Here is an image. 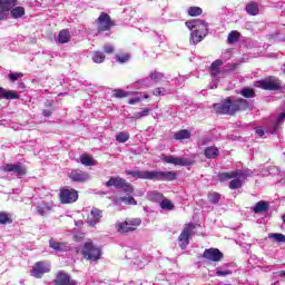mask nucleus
<instances>
[{"mask_svg":"<svg viewBox=\"0 0 285 285\" xmlns=\"http://www.w3.org/2000/svg\"><path fill=\"white\" fill-rule=\"evenodd\" d=\"M126 175L132 179H148L151 181H175L177 173L175 171H157V170H126Z\"/></svg>","mask_w":285,"mask_h":285,"instance_id":"1","label":"nucleus"},{"mask_svg":"<svg viewBox=\"0 0 285 285\" xmlns=\"http://www.w3.org/2000/svg\"><path fill=\"white\" fill-rule=\"evenodd\" d=\"M246 108H248V102L244 99L233 100L232 98H227L214 105V110L218 115H235L237 110H246Z\"/></svg>","mask_w":285,"mask_h":285,"instance_id":"2","label":"nucleus"},{"mask_svg":"<svg viewBox=\"0 0 285 285\" xmlns=\"http://www.w3.org/2000/svg\"><path fill=\"white\" fill-rule=\"evenodd\" d=\"M252 176H253V171L250 169L245 168V169L234 170L230 173H223L220 174V180L226 181L227 179H233L229 183V188L232 190H236L237 188H242V184L247 177H252Z\"/></svg>","mask_w":285,"mask_h":285,"instance_id":"3","label":"nucleus"},{"mask_svg":"<svg viewBox=\"0 0 285 285\" xmlns=\"http://www.w3.org/2000/svg\"><path fill=\"white\" fill-rule=\"evenodd\" d=\"M82 255L89 262H97V259H101V248L94 245L92 242H87L82 248Z\"/></svg>","mask_w":285,"mask_h":285,"instance_id":"4","label":"nucleus"},{"mask_svg":"<svg viewBox=\"0 0 285 285\" xmlns=\"http://www.w3.org/2000/svg\"><path fill=\"white\" fill-rule=\"evenodd\" d=\"M255 87L262 88L263 90H279V88H282V82L275 77H268L256 81Z\"/></svg>","mask_w":285,"mask_h":285,"instance_id":"5","label":"nucleus"},{"mask_svg":"<svg viewBox=\"0 0 285 285\" xmlns=\"http://www.w3.org/2000/svg\"><path fill=\"white\" fill-rule=\"evenodd\" d=\"M60 204H75L79 199V191L73 188H62L59 193Z\"/></svg>","mask_w":285,"mask_h":285,"instance_id":"6","label":"nucleus"},{"mask_svg":"<svg viewBox=\"0 0 285 285\" xmlns=\"http://www.w3.org/2000/svg\"><path fill=\"white\" fill-rule=\"evenodd\" d=\"M50 263L48 262H38L32 266L30 271L31 277H36V279H41L46 273H50Z\"/></svg>","mask_w":285,"mask_h":285,"instance_id":"7","label":"nucleus"},{"mask_svg":"<svg viewBox=\"0 0 285 285\" xmlns=\"http://www.w3.org/2000/svg\"><path fill=\"white\" fill-rule=\"evenodd\" d=\"M138 226H141L140 218H130L125 220L124 223L117 224L118 233H130L132 230H137Z\"/></svg>","mask_w":285,"mask_h":285,"instance_id":"8","label":"nucleus"},{"mask_svg":"<svg viewBox=\"0 0 285 285\" xmlns=\"http://www.w3.org/2000/svg\"><path fill=\"white\" fill-rule=\"evenodd\" d=\"M186 27L194 32H199L200 35H208V23L200 19H194L186 22Z\"/></svg>","mask_w":285,"mask_h":285,"instance_id":"9","label":"nucleus"},{"mask_svg":"<svg viewBox=\"0 0 285 285\" xmlns=\"http://www.w3.org/2000/svg\"><path fill=\"white\" fill-rule=\"evenodd\" d=\"M107 188L114 186L115 188H122L125 193H132V185L126 183V179L121 177H111L106 184Z\"/></svg>","mask_w":285,"mask_h":285,"instance_id":"10","label":"nucleus"},{"mask_svg":"<svg viewBox=\"0 0 285 285\" xmlns=\"http://www.w3.org/2000/svg\"><path fill=\"white\" fill-rule=\"evenodd\" d=\"M161 159L166 164H173L174 166H193V164H195V160L190 158L175 157L173 155H163Z\"/></svg>","mask_w":285,"mask_h":285,"instance_id":"11","label":"nucleus"},{"mask_svg":"<svg viewBox=\"0 0 285 285\" xmlns=\"http://www.w3.org/2000/svg\"><path fill=\"white\" fill-rule=\"evenodd\" d=\"M115 26V22L110 19V16L108 13H100V16L97 19V28L98 32H108L110 28Z\"/></svg>","mask_w":285,"mask_h":285,"instance_id":"12","label":"nucleus"},{"mask_svg":"<svg viewBox=\"0 0 285 285\" xmlns=\"http://www.w3.org/2000/svg\"><path fill=\"white\" fill-rule=\"evenodd\" d=\"M0 170L3 173H12V175H16V177H23V175H26V167H23V165L20 163L3 165Z\"/></svg>","mask_w":285,"mask_h":285,"instance_id":"13","label":"nucleus"},{"mask_svg":"<svg viewBox=\"0 0 285 285\" xmlns=\"http://www.w3.org/2000/svg\"><path fill=\"white\" fill-rule=\"evenodd\" d=\"M17 6V0H0V21L8 19V13Z\"/></svg>","mask_w":285,"mask_h":285,"instance_id":"14","label":"nucleus"},{"mask_svg":"<svg viewBox=\"0 0 285 285\" xmlns=\"http://www.w3.org/2000/svg\"><path fill=\"white\" fill-rule=\"evenodd\" d=\"M101 217H104L102 212L97 207H92L87 216V224L89 226H97L101 222Z\"/></svg>","mask_w":285,"mask_h":285,"instance_id":"15","label":"nucleus"},{"mask_svg":"<svg viewBox=\"0 0 285 285\" xmlns=\"http://www.w3.org/2000/svg\"><path fill=\"white\" fill-rule=\"evenodd\" d=\"M194 228L195 226L193 224H188L185 226L178 237V242H180V248H186V246H188V239H190V233H193Z\"/></svg>","mask_w":285,"mask_h":285,"instance_id":"16","label":"nucleus"},{"mask_svg":"<svg viewBox=\"0 0 285 285\" xmlns=\"http://www.w3.org/2000/svg\"><path fill=\"white\" fill-rule=\"evenodd\" d=\"M203 257L209 262H222L224 254L217 248L205 249Z\"/></svg>","mask_w":285,"mask_h":285,"instance_id":"17","label":"nucleus"},{"mask_svg":"<svg viewBox=\"0 0 285 285\" xmlns=\"http://www.w3.org/2000/svg\"><path fill=\"white\" fill-rule=\"evenodd\" d=\"M69 177L72 181H78L80 184H83L86 181H89L90 179V174L82 171V170H72L69 174Z\"/></svg>","mask_w":285,"mask_h":285,"instance_id":"18","label":"nucleus"},{"mask_svg":"<svg viewBox=\"0 0 285 285\" xmlns=\"http://www.w3.org/2000/svg\"><path fill=\"white\" fill-rule=\"evenodd\" d=\"M55 282L56 285H77V281L70 279V275L66 274V272H59Z\"/></svg>","mask_w":285,"mask_h":285,"instance_id":"19","label":"nucleus"},{"mask_svg":"<svg viewBox=\"0 0 285 285\" xmlns=\"http://www.w3.org/2000/svg\"><path fill=\"white\" fill-rule=\"evenodd\" d=\"M222 60H216L212 63L210 66V72L212 76L214 77L215 81H217V79H219V77H224V72H222L219 70V67L222 66Z\"/></svg>","mask_w":285,"mask_h":285,"instance_id":"20","label":"nucleus"},{"mask_svg":"<svg viewBox=\"0 0 285 285\" xmlns=\"http://www.w3.org/2000/svg\"><path fill=\"white\" fill-rule=\"evenodd\" d=\"M55 208V204L52 203H41L37 206V213L38 215H41L42 217L48 215L52 209Z\"/></svg>","mask_w":285,"mask_h":285,"instance_id":"21","label":"nucleus"},{"mask_svg":"<svg viewBox=\"0 0 285 285\" xmlns=\"http://www.w3.org/2000/svg\"><path fill=\"white\" fill-rule=\"evenodd\" d=\"M114 204L116 206H121V204H125L126 206H137V200H135L134 197H120L118 199L114 200Z\"/></svg>","mask_w":285,"mask_h":285,"instance_id":"22","label":"nucleus"},{"mask_svg":"<svg viewBox=\"0 0 285 285\" xmlns=\"http://www.w3.org/2000/svg\"><path fill=\"white\" fill-rule=\"evenodd\" d=\"M204 155L206 159H217L219 157V149L215 146L205 148Z\"/></svg>","mask_w":285,"mask_h":285,"instance_id":"23","label":"nucleus"},{"mask_svg":"<svg viewBox=\"0 0 285 285\" xmlns=\"http://www.w3.org/2000/svg\"><path fill=\"white\" fill-rule=\"evenodd\" d=\"M245 10L247 14H250V17H257V14H259V4H257V2H249Z\"/></svg>","mask_w":285,"mask_h":285,"instance_id":"24","label":"nucleus"},{"mask_svg":"<svg viewBox=\"0 0 285 285\" xmlns=\"http://www.w3.org/2000/svg\"><path fill=\"white\" fill-rule=\"evenodd\" d=\"M58 43H68L70 41V31L63 29L58 33Z\"/></svg>","mask_w":285,"mask_h":285,"instance_id":"25","label":"nucleus"},{"mask_svg":"<svg viewBox=\"0 0 285 285\" xmlns=\"http://www.w3.org/2000/svg\"><path fill=\"white\" fill-rule=\"evenodd\" d=\"M80 163L82 166H97V160L86 154L80 156Z\"/></svg>","mask_w":285,"mask_h":285,"instance_id":"26","label":"nucleus"},{"mask_svg":"<svg viewBox=\"0 0 285 285\" xmlns=\"http://www.w3.org/2000/svg\"><path fill=\"white\" fill-rule=\"evenodd\" d=\"M154 85L155 83L153 82L150 76L145 79L138 80L135 83L136 88H150V86H154Z\"/></svg>","mask_w":285,"mask_h":285,"instance_id":"27","label":"nucleus"},{"mask_svg":"<svg viewBox=\"0 0 285 285\" xmlns=\"http://www.w3.org/2000/svg\"><path fill=\"white\" fill-rule=\"evenodd\" d=\"M206 35L200 33L199 31L191 30L190 33V43H199V41H203Z\"/></svg>","mask_w":285,"mask_h":285,"instance_id":"28","label":"nucleus"},{"mask_svg":"<svg viewBox=\"0 0 285 285\" xmlns=\"http://www.w3.org/2000/svg\"><path fill=\"white\" fill-rule=\"evenodd\" d=\"M161 210H175V205L170 199L163 198L159 203Z\"/></svg>","mask_w":285,"mask_h":285,"instance_id":"29","label":"nucleus"},{"mask_svg":"<svg viewBox=\"0 0 285 285\" xmlns=\"http://www.w3.org/2000/svg\"><path fill=\"white\" fill-rule=\"evenodd\" d=\"M253 210L256 214L266 213V210H268V204H266L264 200H261L254 206Z\"/></svg>","mask_w":285,"mask_h":285,"instance_id":"30","label":"nucleus"},{"mask_svg":"<svg viewBox=\"0 0 285 285\" xmlns=\"http://www.w3.org/2000/svg\"><path fill=\"white\" fill-rule=\"evenodd\" d=\"M175 139H177V141H183V139H190V131H188V129L179 130L175 134Z\"/></svg>","mask_w":285,"mask_h":285,"instance_id":"31","label":"nucleus"},{"mask_svg":"<svg viewBox=\"0 0 285 285\" xmlns=\"http://www.w3.org/2000/svg\"><path fill=\"white\" fill-rule=\"evenodd\" d=\"M0 224H12V214L8 212H0Z\"/></svg>","mask_w":285,"mask_h":285,"instance_id":"32","label":"nucleus"},{"mask_svg":"<svg viewBox=\"0 0 285 285\" xmlns=\"http://www.w3.org/2000/svg\"><path fill=\"white\" fill-rule=\"evenodd\" d=\"M1 99H19V96L16 91H7L2 88V91L0 94Z\"/></svg>","mask_w":285,"mask_h":285,"instance_id":"33","label":"nucleus"},{"mask_svg":"<svg viewBox=\"0 0 285 285\" xmlns=\"http://www.w3.org/2000/svg\"><path fill=\"white\" fill-rule=\"evenodd\" d=\"M147 197L148 199H150V202H157L158 204H160L164 199V195L157 191H149Z\"/></svg>","mask_w":285,"mask_h":285,"instance_id":"34","label":"nucleus"},{"mask_svg":"<svg viewBox=\"0 0 285 285\" xmlns=\"http://www.w3.org/2000/svg\"><path fill=\"white\" fill-rule=\"evenodd\" d=\"M23 14H26V9H23V7H16L11 10V17H13V19H20Z\"/></svg>","mask_w":285,"mask_h":285,"instance_id":"35","label":"nucleus"},{"mask_svg":"<svg viewBox=\"0 0 285 285\" xmlns=\"http://www.w3.org/2000/svg\"><path fill=\"white\" fill-rule=\"evenodd\" d=\"M91 59L94 63H104L106 56L101 51H95Z\"/></svg>","mask_w":285,"mask_h":285,"instance_id":"36","label":"nucleus"},{"mask_svg":"<svg viewBox=\"0 0 285 285\" xmlns=\"http://www.w3.org/2000/svg\"><path fill=\"white\" fill-rule=\"evenodd\" d=\"M128 139H130V134L126 131H120L116 135V141H118L119 144H126Z\"/></svg>","mask_w":285,"mask_h":285,"instance_id":"37","label":"nucleus"},{"mask_svg":"<svg viewBox=\"0 0 285 285\" xmlns=\"http://www.w3.org/2000/svg\"><path fill=\"white\" fill-rule=\"evenodd\" d=\"M216 275H217V277H228V275H233V271H230L226 267H217Z\"/></svg>","mask_w":285,"mask_h":285,"instance_id":"38","label":"nucleus"},{"mask_svg":"<svg viewBox=\"0 0 285 285\" xmlns=\"http://www.w3.org/2000/svg\"><path fill=\"white\" fill-rule=\"evenodd\" d=\"M149 78L151 79L153 83H159V81L164 79V73L159 71H151Z\"/></svg>","mask_w":285,"mask_h":285,"instance_id":"39","label":"nucleus"},{"mask_svg":"<svg viewBox=\"0 0 285 285\" xmlns=\"http://www.w3.org/2000/svg\"><path fill=\"white\" fill-rule=\"evenodd\" d=\"M49 246L50 248H52L53 250H66V245L56 242L53 239L49 240Z\"/></svg>","mask_w":285,"mask_h":285,"instance_id":"40","label":"nucleus"},{"mask_svg":"<svg viewBox=\"0 0 285 285\" xmlns=\"http://www.w3.org/2000/svg\"><path fill=\"white\" fill-rule=\"evenodd\" d=\"M148 115H150V108H145L142 111L135 112L131 119H141L148 117Z\"/></svg>","mask_w":285,"mask_h":285,"instance_id":"41","label":"nucleus"},{"mask_svg":"<svg viewBox=\"0 0 285 285\" xmlns=\"http://www.w3.org/2000/svg\"><path fill=\"white\" fill-rule=\"evenodd\" d=\"M228 43H237L239 41V32L238 31H232L227 37Z\"/></svg>","mask_w":285,"mask_h":285,"instance_id":"42","label":"nucleus"},{"mask_svg":"<svg viewBox=\"0 0 285 285\" xmlns=\"http://www.w3.org/2000/svg\"><path fill=\"white\" fill-rule=\"evenodd\" d=\"M203 10L199 7H190L188 9L189 17H199L202 14Z\"/></svg>","mask_w":285,"mask_h":285,"instance_id":"43","label":"nucleus"},{"mask_svg":"<svg viewBox=\"0 0 285 285\" xmlns=\"http://www.w3.org/2000/svg\"><path fill=\"white\" fill-rule=\"evenodd\" d=\"M269 239H274V242L284 243L285 242V235L284 234H269Z\"/></svg>","mask_w":285,"mask_h":285,"instance_id":"44","label":"nucleus"},{"mask_svg":"<svg viewBox=\"0 0 285 285\" xmlns=\"http://www.w3.org/2000/svg\"><path fill=\"white\" fill-rule=\"evenodd\" d=\"M116 59L119 63H127V61H130V55L128 53L118 55L116 56Z\"/></svg>","mask_w":285,"mask_h":285,"instance_id":"45","label":"nucleus"},{"mask_svg":"<svg viewBox=\"0 0 285 285\" xmlns=\"http://www.w3.org/2000/svg\"><path fill=\"white\" fill-rule=\"evenodd\" d=\"M240 95H243V97H246L248 99V98L255 97V91L250 88H244L242 89Z\"/></svg>","mask_w":285,"mask_h":285,"instance_id":"46","label":"nucleus"},{"mask_svg":"<svg viewBox=\"0 0 285 285\" xmlns=\"http://www.w3.org/2000/svg\"><path fill=\"white\" fill-rule=\"evenodd\" d=\"M209 202H212V204H218L220 196L217 193H213L208 196Z\"/></svg>","mask_w":285,"mask_h":285,"instance_id":"47","label":"nucleus"},{"mask_svg":"<svg viewBox=\"0 0 285 285\" xmlns=\"http://www.w3.org/2000/svg\"><path fill=\"white\" fill-rule=\"evenodd\" d=\"M154 95L156 97H164V95H168V90H166L165 88H157L154 90Z\"/></svg>","mask_w":285,"mask_h":285,"instance_id":"48","label":"nucleus"},{"mask_svg":"<svg viewBox=\"0 0 285 285\" xmlns=\"http://www.w3.org/2000/svg\"><path fill=\"white\" fill-rule=\"evenodd\" d=\"M21 77H23L21 72H13L9 75V79L11 81H17V79H21Z\"/></svg>","mask_w":285,"mask_h":285,"instance_id":"49","label":"nucleus"},{"mask_svg":"<svg viewBox=\"0 0 285 285\" xmlns=\"http://www.w3.org/2000/svg\"><path fill=\"white\" fill-rule=\"evenodd\" d=\"M114 97L121 99L124 97H128V94H126V91L124 90H116V92L114 94Z\"/></svg>","mask_w":285,"mask_h":285,"instance_id":"50","label":"nucleus"},{"mask_svg":"<svg viewBox=\"0 0 285 285\" xmlns=\"http://www.w3.org/2000/svg\"><path fill=\"white\" fill-rule=\"evenodd\" d=\"M104 51H105L107 55H112V52H115V47H112V45H105Z\"/></svg>","mask_w":285,"mask_h":285,"instance_id":"51","label":"nucleus"},{"mask_svg":"<svg viewBox=\"0 0 285 285\" xmlns=\"http://www.w3.org/2000/svg\"><path fill=\"white\" fill-rule=\"evenodd\" d=\"M139 101H141V97L137 96V97H135V98L129 99V100H128V104H129L130 106H135L136 104H139Z\"/></svg>","mask_w":285,"mask_h":285,"instance_id":"52","label":"nucleus"},{"mask_svg":"<svg viewBox=\"0 0 285 285\" xmlns=\"http://www.w3.org/2000/svg\"><path fill=\"white\" fill-rule=\"evenodd\" d=\"M256 135H258V137H264V135H266V132L262 128H257Z\"/></svg>","mask_w":285,"mask_h":285,"instance_id":"53","label":"nucleus"},{"mask_svg":"<svg viewBox=\"0 0 285 285\" xmlns=\"http://www.w3.org/2000/svg\"><path fill=\"white\" fill-rule=\"evenodd\" d=\"M43 117H50L52 115V111L50 109H45L42 111Z\"/></svg>","mask_w":285,"mask_h":285,"instance_id":"54","label":"nucleus"},{"mask_svg":"<svg viewBox=\"0 0 285 285\" xmlns=\"http://www.w3.org/2000/svg\"><path fill=\"white\" fill-rule=\"evenodd\" d=\"M75 225L78 227L83 226V220H75Z\"/></svg>","mask_w":285,"mask_h":285,"instance_id":"55","label":"nucleus"},{"mask_svg":"<svg viewBox=\"0 0 285 285\" xmlns=\"http://www.w3.org/2000/svg\"><path fill=\"white\" fill-rule=\"evenodd\" d=\"M279 277H285V271L279 272Z\"/></svg>","mask_w":285,"mask_h":285,"instance_id":"56","label":"nucleus"},{"mask_svg":"<svg viewBox=\"0 0 285 285\" xmlns=\"http://www.w3.org/2000/svg\"><path fill=\"white\" fill-rule=\"evenodd\" d=\"M281 70L283 72V75H285V63L282 66Z\"/></svg>","mask_w":285,"mask_h":285,"instance_id":"57","label":"nucleus"},{"mask_svg":"<svg viewBox=\"0 0 285 285\" xmlns=\"http://www.w3.org/2000/svg\"><path fill=\"white\" fill-rule=\"evenodd\" d=\"M282 220L285 224V214L282 216Z\"/></svg>","mask_w":285,"mask_h":285,"instance_id":"58","label":"nucleus"},{"mask_svg":"<svg viewBox=\"0 0 285 285\" xmlns=\"http://www.w3.org/2000/svg\"><path fill=\"white\" fill-rule=\"evenodd\" d=\"M272 285H279V282H275L274 284H272Z\"/></svg>","mask_w":285,"mask_h":285,"instance_id":"59","label":"nucleus"},{"mask_svg":"<svg viewBox=\"0 0 285 285\" xmlns=\"http://www.w3.org/2000/svg\"><path fill=\"white\" fill-rule=\"evenodd\" d=\"M210 88H217V86L210 87Z\"/></svg>","mask_w":285,"mask_h":285,"instance_id":"60","label":"nucleus"},{"mask_svg":"<svg viewBox=\"0 0 285 285\" xmlns=\"http://www.w3.org/2000/svg\"><path fill=\"white\" fill-rule=\"evenodd\" d=\"M284 184H285V180H284Z\"/></svg>","mask_w":285,"mask_h":285,"instance_id":"61","label":"nucleus"}]
</instances>
